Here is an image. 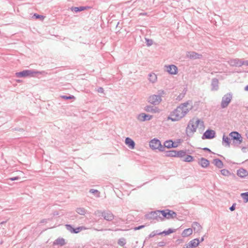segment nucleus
<instances>
[{"instance_id":"1","label":"nucleus","mask_w":248,"mask_h":248,"mask_svg":"<svg viewBox=\"0 0 248 248\" xmlns=\"http://www.w3.org/2000/svg\"><path fill=\"white\" fill-rule=\"evenodd\" d=\"M188 104V102L181 104L177 107L174 110L170 112L168 117V120L172 122H176L183 118L189 111L187 108Z\"/></svg>"},{"instance_id":"2","label":"nucleus","mask_w":248,"mask_h":248,"mask_svg":"<svg viewBox=\"0 0 248 248\" xmlns=\"http://www.w3.org/2000/svg\"><path fill=\"white\" fill-rule=\"evenodd\" d=\"M198 125H200L201 127H203V122L198 118H193L190 120L186 128V132L187 136L191 137L194 133L196 132Z\"/></svg>"},{"instance_id":"3","label":"nucleus","mask_w":248,"mask_h":248,"mask_svg":"<svg viewBox=\"0 0 248 248\" xmlns=\"http://www.w3.org/2000/svg\"><path fill=\"white\" fill-rule=\"evenodd\" d=\"M45 71H37L34 70H25L22 71L16 72V76L17 78H25L27 77H35L36 74H42L44 73Z\"/></svg>"},{"instance_id":"4","label":"nucleus","mask_w":248,"mask_h":248,"mask_svg":"<svg viewBox=\"0 0 248 248\" xmlns=\"http://www.w3.org/2000/svg\"><path fill=\"white\" fill-rule=\"evenodd\" d=\"M145 217L148 219H156L157 221L163 220L162 216V210H156L151 211L150 213L145 214Z\"/></svg>"},{"instance_id":"5","label":"nucleus","mask_w":248,"mask_h":248,"mask_svg":"<svg viewBox=\"0 0 248 248\" xmlns=\"http://www.w3.org/2000/svg\"><path fill=\"white\" fill-rule=\"evenodd\" d=\"M149 145L153 150L158 149L161 152L164 151V147L162 145L160 141L157 139L155 138L152 140L150 142Z\"/></svg>"},{"instance_id":"6","label":"nucleus","mask_w":248,"mask_h":248,"mask_svg":"<svg viewBox=\"0 0 248 248\" xmlns=\"http://www.w3.org/2000/svg\"><path fill=\"white\" fill-rule=\"evenodd\" d=\"M230 137L233 140V143L234 144L239 145L243 141V138L241 134L237 131H232L229 134Z\"/></svg>"},{"instance_id":"7","label":"nucleus","mask_w":248,"mask_h":248,"mask_svg":"<svg viewBox=\"0 0 248 248\" xmlns=\"http://www.w3.org/2000/svg\"><path fill=\"white\" fill-rule=\"evenodd\" d=\"M232 98V94L229 93L225 94L222 98L221 102V107L222 108H227Z\"/></svg>"},{"instance_id":"8","label":"nucleus","mask_w":248,"mask_h":248,"mask_svg":"<svg viewBox=\"0 0 248 248\" xmlns=\"http://www.w3.org/2000/svg\"><path fill=\"white\" fill-rule=\"evenodd\" d=\"M97 214H100L104 217V219L107 221H111L114 218V215L110 211H101L97 210L95 212V215Z\"/></svg>"},{"instance_id":"9","label":"nucleus","mask_w":248,"mask_h":248,"mask_svg":"<svg viewBox=\"0 0 248 248\" xmlns=\"http://www.w3.org/2000/svg\"><path fill=\"white\" fill-rule=\"evenodd\" d=\"M162 216L163 217V220L164 219V218H166L167 219H173L176 218L177 214L172 210L166 209L165 210H162Z\"/></svg>"},{"instance_id":"10","label":"nucleus","mask_w":248,"mask_h":248,"mask_svg":"<svg viewBox=\"0 0 248 248\" xmlns=\"http://www.w3.org/2000/svg\"><path fill=\"white\" fill-rule=\"evenodd\" d=\"M161 101L162 98H160V95L156 94L151 95L148 98V102L154 105H158Z\"/></svg>"},{"instance_id":"11","label":"nucleus","mask_w":248,"mask_h":248,"mask_svg":"<svg viewBox=\"0 0 248 248\" xmlns=\"http://www.w3.org/2000/svg\"><path fill=\"white\" fill-rule=\"evenodd\" d=\"M65 226L66 230L72 233H78L80 231L85 229L84 226H79L76 228H74L73 226L70 224H66Z\"/></svg>"},{"instance_id":"12","label":"nucleus","mask_w":248,"mask_h":248,"mask_svg":"<svg viewBox=\"0 0 248 248\" xmlns=\"http://www.w3.org/2000/svg\"><path fill=\"white\" fill-rule=\"evenodd\" d=\"M216 132L214 130L211 129H207L205 131V132L203 133L202 136V139H212L215 137Z\"/></svg>"},{"instance_id":"13","label":"nucleus","mask_w":248,"mask_h":248,"mask_svg":"<svg viewBox=\"0 0 248 248\" xmlns=\"http://www.w3.org/2000/svg\"><path fill=\"white\" fill-rule=\"evenodd\" d=\"M228 62L232 66L241 67L244 65L242 60L237 58L231 59Z\"/></svg>"},{"instance_id":"14","label":"nucleus","mask_w":248,"mask_h":248,"mask_svg":"<svg viewBox=\"0 0 248 248\" xmlns=\"http://www.w3.org/2000/svg\"><path fill=\"white\" fill-rule=\"evenodd\" d=\"M200 240L198 238H195L190 241L188 244L185 245L183 248H194L199 246Z\"/></svg>"},{"instance_id":"15","label":"nucleus","mask_w":248,"mask_h":248,"mask_svg":"<svg viewBox=\"0 0 248 248\" xmlns=\"http://www.w3.org/2000/svg\"><path fill=\"white\" fill-rule=\"evenodd\" d=\"M153 116L144 113L139 114L137 117L138 120L140 122L149 121L151 120Z\"/></svg>"},{"instance_id":"16","label":"nucleus","mask_w":248,"mask_h":248,"mask_svg":"<svg viewBox=\"0 0 248 248\" xmlns=\"http://www.w3.org/2000/svg\"><path fill=\"white\" fill-rule=\"evenodd\" d=\"M186 57L190 59H200L202 56L195 51H189L186 53Z\"/></svg>"},{"instance_id":"17","label":"nucleus","mask_w":248,"mask_h":248,"mask_svg":"<svg viewBox=\"0 0 248 248\" xmlns=\"http://www.w3.org/2000/svg\"><path fill=\"white\" fill-rule=\"evenodd\" d=\"M167 71L171 75H175L178 72V68L176 66L171 64L167 67Z\"/></svg>"},{"instance_id":"18","label":"nucleus","mask_w":248,"mask_h":248,"mask_svg":"<svg viewBox=\"0 0 248 248\" xmlns=\"http://www.w3.org/2000/svg\"><path fill=\"white\" fill-rule=\"evenodd\" d=\"M144 110L148 112H152L153 113H158L159 112V109L157 107L153 106L148 105L144 108Z\"/></svg>"},{"instance_id":"19","label":"nucleus","mask_w":248,"mask_h":248,"mask_svg":"<svg viewBox=\"0 0 248 248\" xmlns=\"http://www.w3.org/2000/svg\"><path fill=\"white\" fill-rule=\"evenodd\" d=\"M198 164L201 165L202 167L206 168L209 166L210 162L208 159L203 157H202L199 159Z\"/></svg>"},{"instance_id":"20","label":"nucleus","mask_w":248,"mask_h":248,"mask_svg":"<svg viewBox=\"0 0 248 248\" xmlns=\"http://www.w3.org/2000/svg\"><path fill=\"white\" fill-rule=\"evenodd\" d=\"M164 149L165 148H176L178 146V144L172 141L171 140H167L165 141L164 143Z\"/></svg>"},{"instance_id":"21","label":"nucleus","mask_w":248,"mask_h":248,"mask_svg":"<svg viewBox=\"0 0 248 248\" xmlns=\"http://www.w3.org/2000/svg\"><path fill=\"white\" fill-rule=\"evenodd\" d=\"M125 143L131 149H133L135 146L134 141L130 138L127 137L125 139Z\"/></svg>"},{"instance_id":"22","label":"nucleus","mask_w":248,"mask_h":248,"mask_svg":"<svg viewBox=\"0 0 248 248\" xmlns=\"http://www.w3.org/2000/svg\"><path fill=\"white\" fill-rule=\"evenodd\" d=\"M237 175L241 178H244L248 175V172L246 170L240 168L237 170Z\"/></svg>"},{"instance_id":"23","label":"nucleus","mask_w":248,"mask_h":248,"mask_svg":"<svg viewBox=\"0 0 248 248\" xmlns=\"http://www.w3.org/2000/svg\"><path fill=\"white\" fill-rule=\"evenodd\" d=\"M192 229L196 232H199L201 231L202 228V226L197 222H193L192 224Z\"/></svg>"},{"instance_id":"24","label":"nucleus","mask_w":248,"mask_h":248,"mask_svg":"<svg viewBox=\"0 0 248 248\" xmlns=\"http://www.w3.org/2000/svg\"><path fill=\"white\" fill-rule=\"evenodd\" d=\"M218 80L217 78H214L212 79L211 86L212 90L217 91L218 89Z\"/></svg>"},{"instance_id":"25","label":"nucleus","mask_w":248,"mask_h":248,"mask_svg":"<svg viewBox=\"0 0 248 248\" xmlns=\"http://www.w3.org/2000/svg\"><path fill=\"white\" fill-rule=\"evenodd\" d=\"M213 163L215 166L219 169L222 168L224 166L222 161L219 158H215L213 159Z\"/></svg>"},{"instance_id":"26","label":"nucleus","mask_w":248,"mask_h":248,"mask_svg":"<svg viewBox=\"0 0 248 248\" xmlns=\"http://www.w3.org/2000/svg\"><path fill=\"white\" fill-rule=\"evenodd\" d=\"M222 142V145L225 146L230 147V139L225 134L223 135Z\"/></svg>"},{"instance_id":"27","label":"nucleus","mask_w":248,"mask_h":248,"mask_svg":"<svg viewBox=\"0 0 248 248\" xmlns=\"http://www.w3.org/2000/svg\"><path fill=\"white\" fill-rule=\"evenodd\" d=\"M192 232L193 231L192 228L186 229L183 231L181 235L183 237H187L192 233Z\"/></svg>"},{"instance_id":"28","label":"nucleus","mask_w":248,"mask_h":248,"mask_svg":"<svg viewBox=\"0 0 248 248\" xmlns=\"http://www.w3.org/2000/svg\"><path fill=\"white\" fill-rule=\"evenodd\" d=\"M54 244L62 246L65 245L66 243L64 239L62 238H58L55 241Z\"/></svg>"},{"instance_id":"29","label":"nucleus","mask_w":248,"mask_h":248,"mask_svg":"<svg viewBox=\"0 0 248 248\" xmlns=\"http://www.w3.org/2000/svg\"><path fill=\"white\" fill-rule=\"evenodd\" d=\"M149 80L152 83H155L157 80V76L155 73H152L148 75Z\"/></svg>"},{"instance_id":"30","label":"nucleus","mask_w":248,"mask_h":248,"mask_svg":"<svg viewBox=\"0 0 248 248\" xmlns=\"http://www.w3.org/2000/svg\"><path fill=\"white\" fill-rule=\"evenodd\" d=\"M186 154V150L176 151V157L182 158L185 156Z\"/></svg>"},{"instance_id":"31","label":"nucleus","mask_w":248,"mask_h":248,"mask_svg":"<svg viewBox=\"0 0 248 248\" xmlns=\"http://www.w3.org/2000/svg\"><path fill=\"white\" fill-rule=\"evenodd\" d=\"M89 7L86 6L75 7L72 8V10H74L75 12L78 13L87 9Z\"/></svg>"},{"instance_id":"32","label":"nucleus","mask_w":248,"mask_h":248,"mask_svg":"<svg viewBox=\"0 0 248 248\" xmlns=\"http://www.w3.org/2000/svg\"><path fill=\"white\" fill-rule=\"evenodd\" d=\"M166 156L168 157H176V150H170L166 152Z\"/></svg>"},{"instance_id":"33","label":"nucleus","mask_w":248,"mask_h":248,"mask_svg":"<svg viewBox=\"0 0 248 248\" xmlns=\"http://www.w3.org/2000/svg\"><path fill=\"white\" fill-rule=\"evenodd\" d=\"M76 212L80 215H85L87 212V210L84 208L79 207L77 208Z\"/></svg>"},{"instance_id":"34","label":"nucleus","mask_w":248,"mask_h":248,"mask_svg":"<svg viewBox=\"0 0 248 248\" xmlns=\"http://www.w3.org/2000/svg\"><path fill=\"white\" fill-rule=\"evenodd\" d=\"M194 160V158L190 155H187L186 157L183 160V161L186 162H191Z\"/></svg>"},{"instance_id":"35","label":"nucleus","mask_w":248,"mask_h":248,"mask_svg":"<svg viewBox=\"0 0 248 248\" xmlns=\"http://www.w3.org/2000/svg\"><path fill=\"white\" fill-rule=\"evenodd\" d=\"M174 232H175L174 229L170 228L167 231L165 230V231L162 232V234H164V235H167L171 233Z\"/></svg>"},{"instance_id":"36","label":"nucleus","mask_w":248,"mask_h":248,"mask_svg":"<svg viewBox=\"0 0 248 248\" xmlns=\"http://www.w3.org/2000/svg\"><path fill=\"white\" fill-rule=\"evenodd\" d=\"M89 192L93 194L96 197H100V192L96 189H91Z\"/></svg>"},{"instance_id":"37","label":"nucleus","mask_w":248,"mask_h":248,"mask_svg":"<svg viewBox=\"0 0 248 248\" xmlns=\"http://www.w3.org/2000/svg\"><path fill=\"white\" fill-rule=\"evenodd\" d=\"M220 172L222 175L225 176H229L231 174L230 172L226 169H222L220 170Z\"/></svg>"},{"instance_id":"38","label":"nucleus","mask_w":248,"mask_h":248,"mask_svg":"<svg viewBox=\"0 0 248 248\" xmlns=\"http://www.w3.org/2000/svg\"><path fill=\"white\" fill-rule=\"evenodd\" d=\"M186 93V90L184 91L183 93H181L176 98V100L178 101L181 100L185 96Z\"/></svg>"},{"instance_id":"39","label":"nucleus","mask_w":248,"mask_h":248,"mask_svg":"<svg viewBox=\"0 0 248 248\" xmlns=\"http://www.w3.org/2000/svg\"><path fill=\"white\" fill-rule=\"evenodd\" d=\"M241 196L244 200V202L245 203H247L248 202V196L246 194L245 192L241 193Z\"/></svg>"},{"instance_id":"40","label":"nucleus","mask_w":248,"mask_h":248,"mask_svg":"<svg viewBox=\"0 0 248 248\" xmlns=\"http://www.w3.org/2000/svg\"><path fill=\"white\" fill-rule=\"evenodd\" d=\"M61 98H63L65 100H69V99H75V96L72 95H62Z\"/></svg>"},{"instance_id":"41","label":"nucleus","mask_w":248,"mask_h":248,"mask_svg":"<svg viewBox=\"0 0 248 248\" xmlns=\"http://www.w3.org/2000/svg\"><path fill=\"white\" fill-rule=\"evenodd\" d=\"M125 243V240L124 238L120 239L118 242V244L121 246H124Z\"/></svg>"},{"instance_id":"42","label":"nucleus","mask_w":248,"mask_h":248,"mask_svg":"<svg viewBox=\"0 0 248 248\" xmlns=\"http://www.w3.org/2000/svg\"><path fill=\"white\" fill-rule=\"evenodd\" d=\"M146 43H147V45L148 46H150L153 44V42L152 39H146Z\"/></svg>"},{"instance_id":"43","label":"nucleus","mask_w":248,"mask_h":248,"mask_svg":"<svg viewBox=\"0 0 248 248\" xmlns=\"http://www.w3.org/2000/svg\"><path fill=\"white\" fill-rule=\"evenodd\" d=\"M33 16L35 17L36 19H39V18H44V16H43L38 15L37 14H34L33 15Z\"/></svg>"},{"instance_id":"44","label":"nucleus","mask_w":248,"mask_h":248,"mask_svg":"<svg viewBox=\"0 0 248 248\" xmlns=\"http://www.w3.org/2000/svg\"><path fill=\"white\" fill-rule=\"evenodd\" d=\"M165 94V92L164 90H159L158 91V94L157 95H160V98L162 97V95Z\"/></svg>"},{"instance_id":"45","label":"nucleus","mask_w":248,"mask_h":248,"mask_svg":"<svg viewBox=\"0 0 248 248\" xmlns=\"http://www.w3.org/2000/svg\"><path fill=\"white\" fill-rule=\"evenodd\" d=\"M145 225H140V226H139L138 227H136L134 228V230L135 231L139 230L140 229L144 228L145 227Z\"/></svg>"},{"instance_id":"46","label":"nucleus","mask_w":248,"mask_h":248,"mask_svg":"<svg viewBox=\"0 0 248 248\" xmlns=\"http://www.w3.org/2000/svg\"><path fill=\"white\" fill-rule=\"evenodd\" d=\"M20 178L19 177V176H16V177H11V178H9L8 179V180H11V181H15V180H18L20 179Z\"/></svg>"},{"instance_id":"47","label":"nucleus","mask_w":248,"mask_h":248,"mask_svg":"<svg viewBox=\"0 0 248 248\" xmlns=\"http://www.w3.org/2000/svg\"><path fill=\"white\" fill-rule=\"evenodd\" d=\"M236 205V204L235 203H233L232 205L230 207V210L231 211H234L235 209Z\"/></svg>"},{"instance_id":"48","label":"nucleus","mask_w":248,"mask_h":248,"mask_svg":"<svg viewBox=\"0 0 248 248\" xmlns=\"http://www.w3.org/2000/svg\"><path fill=\"white\" fill-rule=\"evenodd\" d=\"M156 235V233H155V231H153L149 235V237L152 238V237H154Z\"/></svg>"},{"instance_id":"49","label":"nucleus","mask_w":248,"mask_h":248,"mask_svg":"<svg viewBox=\"0 0 248 248\" xmlns=\"http://www.w3.org/2000/svg\"><path fill=\"white\" fill-rule=\"evenodd\" d=\"M166 243L164 241L159 242L158 244V246L159 247H163L165 245Z\"/></svg>"},{"instance_id":"50","label":"nucleus","mask_w":248,"mask_h":248,"mask_svg":"<svg viewBox=\"0 0 248 248\" xmlns=\"http://www.w3.org/2000/svg\"><path fill=\"white\" fill-rule=\"evenodd\" d=\"M97 91L99 93H103L104 91V89L102 87L98 88Z\"/></svg>"},{"instance_id":"51","label":"nucleus","mask_w":248,"mask_h":248,"mask_svg":"<svg viewBox=\"0 0 248 248\" xmlns=\"http://www.w3.org/2000/svg\"><path fill=\"white\" fill-rule=\"evenodd\" d=\"M202 149H203V150H204L205 151H207L209 153H212L211 150L208 148L205 147V148H203Z\"/></svg>"},{"instance_id":"52","label":"nucleus","mask_w":248,"mask_h":248,"mask_svg":"<svg viewBox=\"0 0 248 248\" xmlns=\"http://www.w3.org/2000/svg\"><path fill=\"white\" fill-rule=\"evenodd\" d=\"M13 130L15 131H23L24 129L23 128H15L13 129Z\"/></svg>"},{"instance_id":"53","label":"nucleus","mask_w":248,"mask_h":248,"mask_svg":"<svg viewBox=\"0 0 248 248\" xmlns=\"http://www.w3.org/2000/svg\"><path fill=\"white\" fill-rule=\"evenodd\" d=\"M155 233H156V235H161L162 234V232H159L158 230L155 231Z\"/></svg>"},{"instance_id":"54","label":"nucleus","mask_w":248,"mask_h":248,"mask_svg":"<svg viewBox=\"0 0 248 248\" xmlns=\"http://www.w3.org/2000/svg\"><path fill=\"white\" fill-rule=\"evenodd\" d=\"M247 149H248V148H247V147H243L242 148V151L243 152H244V153L246 152V150H247Z\"/></svg>"},{"instance_id":"55","label":"nucleus","mask_w":248,"mask_h":248,"mask_svg":"<svg viewBox=\"0 0 248 248\" xmlns=\"http://www.w3.org/2000/svg\"><path fill=\"white\" fill-rule=\"evenodd\" d=\"M242 62L244 63V65L245 64L247 66H248V60L247 61H242Z\"/></svg>"},{"instance_id":"56","label":"nucleus","mask_w":248,"mask_h":248,"mask_svg":"<svg viewBox=\"0 0 248 248\" xmlns=\"http://www.w3.org/2000/svg\"><path fill=\"white\" fill-rule=\"evenodd\" d=\"M46 221H47L46 219H43V220H41V223H46Z\"/></svg>"},{"instance_id":"57","label":"nucleus","mask_w":248,"mask_h":248,"mask_svg":"<svg viewBox=\"0 0 248 248\" xmlns=\"http://www.w3.org/2000/svg\"><path fill=\"white\" fill-rule=\"evenodd\" d=\"M204 241V237H202L201 239V240L200 241V242H202Z\"/></svg>"},{"instance_id":"58","label":"nucleus","mask_w":248,"mask_h":248,"mask_svg":"<svg viewBox=\"0 0 248 248\" xmlns=\"http://www.w3.org/2000/svg\"><path fill=\"white\" fill-rule=\"evenodd\" d=\"M245 90L246 91H248V85H247V86L245 87Z\"/></svg>"},{"instance_id":"59","label":"nucleus","mask_w":248,"mask_h":248,"mask_svg":"<svg viewBox=\"0 0 248 248\" xmlns=\"http://www.w3.org/2000/svg\"><path fill=\"white\" fill-rule=\"evenodd\" d=\"M6 222V221H2L0 223V224L2 225V224H4V223H5Z\"/></svg>"},{"instance_id":"60","label":"nucleus","mask_w":248,"mask_h":248,"mask_svg":"<svg viewBox=\"0 0 248 248\" xmlns=\"http://www.w3.org/2000/svg\"><path fill=\"white\" fill-rule=\"evenodd\" d=\"M177 241H179V243H180L183 242V240L182 239H178Z\"/></svg>"},{"instance_id":"61","label":"nucleus","mask_w":248,"mask_h":248,"mask_svg":"<svg viewBox=\"0 0 248 248\" xmlns=\"http://www.w3.org/2000/svg\"><path fill=\"white\" fill-rule=\"evenodd\" d=\"M246 136L247 138L248 139V131L246 133Z\"/></svg>"},{"instance_id":"62","label":"nucleus","mask_w":248,"mask_h":248,"mask_svg":"<svg viewBox=\"0 0 248 248\" xmlns=\"http://www.w3.org/2000/svg\"><path fill=\"white\" fill-rule=\"evenodd\" d=\"M54 215H58V213H56V214H54Z\"/></svg>"}]
</instances>
